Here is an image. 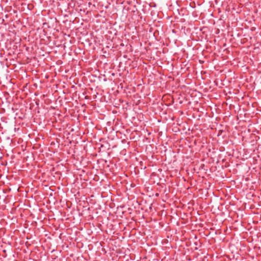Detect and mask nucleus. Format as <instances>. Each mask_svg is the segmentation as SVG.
<instances>
[{
    "mask_svg": "<svg viewBox=\"0 0 261 261\" xmlns=\"http://www.w3.org/2000/svg\"><path fill=\"white\" fill-rule=\"evenodd\" d=\"M160 31L159 30H156L154 31V33H159Z\"/></svg>",
    "mask_w": 261,
    "mask_h": 261,
    "instance_id": "1",
    "label": "nucleus"
},
{
    "mask_svg": "<svg viewBox=\"0 0 261 261\" xmlns=\"http://www.w3.org/2000/svg\"><path fill=\"white\" fill-rule=\"evenodd\" d=\"M9 33H13L14 32H15V30H9Z\"/></svg>",
    "mask_w": 261,
    "mask_h": 261,
    "instance_id": "2",
    "label": "nucleus"
}]
</instances>
